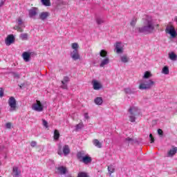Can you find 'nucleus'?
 <instances>
[{"label": "nucleus", "instance_id": "obj_1", "mask_svg": "<svg viewBox=\"0 0 177 177\" xmlns=\"http://www.w3.org/2000/svg\"><path fill=\"white\" fill-rule=\"evenodd\" d=\"M139 32H146L150 34L154 31V24L151 19H145L143 21L142 26L139 28Z\"/></svg>", "mask_w": 177, "mask_h": 177}, {"label": "nucleus", "instance_id": "obj_26", "mask_svg": "<svg viewBox=\"0 0 177 177\" xmlns=\"http://www.w3.org/2000/svg\"><path fill=\"white\" fill-rule=\"evenodd\" d=\"M60 138V133H59V130H55L54 131V140H59Z\"/></svg>", "mask_w": 177, "mask_h": 177}, {"label": "nucleus", "instance_id": "obj_15", "mask_svg": "<svg viewBox=\"0 0 177 177\" xmlns=\"http://www.w3.org/2000/svg\"><path fill=\"white\" fill-rule=\"evenodd\" d=\"M109 63H110V58L106 57L101 61L100 67H104L105 66H107Z\"/></svg>", "mask_w": 177, "mask_h": 177}, {"label": "nucleus", "instance_id": "obj_39", "mask_svg": "<svg viewBox=\"0 0 177 177\" xmlns=\"http://www.w3.org/2000/svg\"><path fill=\"white\" fill-rule=\"evenodd\" d=\"M158 135H160V136H162L164 135V131H162V129H158Z\"/></svg>", "mask_w": 177, "mask_h": 177}, {"label": "nucleus", "instance_id": "obj_6", "mask_svg": "<svg viewBox=\"0 0 177 177\" xmlns=\"http://www.w3.org/2000/svg\"><path fill=\"white\" fill-rule=\"evenodd\" d=\"M165 32H167V34H170L171 37L172 38L176 37V30H175V27L172 24H169L165 30Z\"/></svg>", "mask_w": 177, "mask_h": 177}, {"label": "nucleus", "instance_id": "obj_2", "mask_svg": "<svg viewBox=\"0 0 177 177\" xmlns=\"http://www.w3.org/2000/svg\"><path fill=\"white\" fill-rule=\"evenodd\" d=\"M71 48L73 49V51L71 54L72 59L73 60H80L81 57L80 56V53H78V48H80L78 43H73L71 44Z\"/></svg>", "mask_w": 177, "mask_h": 177}, {"label": "nucleus", "instance_id": "obj_9", "mask_svg": "<svg viewBox=\"0 0 177 177\" xmlns=\"http://www.w3.org/2000/svg\"><path fill=\"white\" fill-rule=\"evenodd\" d=\"M133 110H135V108H132V107H131L129 109V111L131 114V115L129 116V120L131 122H135L136 121V118L135 117V115L133 113Z\"/></svg>", "mask_w": 177, "mask_h": 177}, {"label": "nucleus", "instance_id": "obj_11", "mask_svg": "<svg viewBox=\"0 0 177 177\" xmlns=\"http://www.w3.org/2000/svg\"><path fill=\"white\" fill-rule=\"evenodd\" d=\"M177 153V147L172 146V148L168 151L167 156L169 157H174Z\"/></svg>", "mask_w": 177, "mask_h": 177}, {"label": "nucleus", "instance_id": "obj_43", "mask_svg": "<svg viewBox=\"0 0 177 177\" xmlns=\"http://www.w3.org/2000/svg\"><path fill=\"white\" fill-rule=\"evenodd\" d=\"M6 127L8 129H10V128H12V123L10 122H8L6 124Z\"/></svg>", "mask_w": 177, "mask_h": 177}, {"label": "nucleus", "instance_id": "obj_17", "mask_svg": "<svg viewBox=\"0 0 177 177\" xmlns=\"http://www.w3.org/2000/svg\"><path fill=\"white\" fill-rule=\"evenodd\" d=\"M57 171H59L61 175H66L67 174V168L63 166L57 167Z\"/></svg>", "mask_w": 177, "mask_h": 177}, {"label": "nucleus", "instance_id": "obj_49", "mask_svg": "<svg viewBox=\"0 0 177 177\" xmlns=\"http://www.w3.org/2000/svg\"><path fill=\"white\" fill-rule=\"evenodd\" d=\"M5 3L3 2V1H0V7H1V6H3V4H4Z\"/></svg>", "mask_w": 177, "mask_h": 177}, {"label": "nucleus", "instance_id": "obj_18", "mask_svg": "<svg viewBox=\"0 0 177 177\" xmlns=\"http://www.w3.org/2000/svg\"><path fill=\"white\" fill-rule=\"evenodd\" d=\"M93 143L94 146H95V147H97V149H102V142H100V141H99V140L94 139L93 140Z\"/></svg>", "mask_w": 177, "mask_h": 177}, {"label": "nucleus", "instance_id": "obj_44", "mask_svg": "<svg viewBox=\"0 0 177 177\" xmlns=\"http://www.w3.org/2000/svg\"><path fill=\"white\" fill-rule=\"evenodd\" d=\"M30 146H31V147H35V146H37V142L31 141Z\"/></svg>", "mask_w": 177, "mask_h": 177}, {"label": "nucleus", "instance_id": "obj_42", "mask_svg": "<svg viewBox=\"0 0 177 177\" xmlns=\"http://www.w3.org/2000/svg\"><path fill=\"white\" fill-rule=\"evenodd\" d=\"M62 81H64V82L65 84H67V82H68V81H70V78H68V77L66 76L64 77V80H62Z\"/></svg>", "mask_w": 177, "mask_h": 177}, {"label": "nucleus", "instance_id": "obj_46", "mask_svg": "<svg viewBox=\"0 0 177 177\" xmlns=\"http://www.w3.org/2000/svg\"><path fill=\"white\" fill-rule=\"evenodd\" d=\"M124 92L125 93H131V88H125Z\"/></svg>", "mask_w": 177, "mask_h": 177}, {"label": "nucleus", "instance_id": "obj_29", "mask_svg": "<svg viewBox=\"0 0 177 177\" xmlns=\"http://www.w3.org/2000/svg\"><path fill=\"white\" fill-rule=\"evenodd\" d=\"M41 3L44 6H50V0H41Z\"/></svg>", "mask_w": 177, "mask_h": 177}, {"label": "nucleus", "instance_id": "obj_8", "mask_svg": "<svg viewBox=\"0 0 177 177\" xmlns=\"http://www.w3.org/2000/svg\"><path fill=\"white\" fill-rule=\"evenodd\" d=\"M13 42H15V36L13 35H8L5 40V44L8 46L12 45Z\"/></svg>", "mask_w": 177, "mask_h": 177}, {"label": "nucleus", "instance_id": "obj_10", "mask_svg": "<svg viewBox=\"0 0 177 177\" xmlns=\"http://www.w3.org/2000/svg\"><path fill=\"white\" fill-rule=\"evenodd\" d=\"M38 15V8H32L29 10V17H35Z\"/></svg>", "mask_w": 177, "mask_h": 177}, {"label": "nucleus", "instance_id": "obj_21", "mask_svg": "<svg viewBox=\"0 0 177 177\" xmlns=\"http://www.w3.org/2000/svg\"><path fill=\"white\" fill-rule=\"evenodd\" d=\"M169 59H170V60H172L173 62H175L177 59V55L176 54H175V53L171 52L169 53Z\"/></svg>", "mask_w": 177, "mask_h": 177}, {"label": "nucleus", "instance_id": "obj_24", "mask_svg": "<svg viewBox=\"0 0 177 177\" xmlns=\"http://www.w3.org/2000/svg\"><path fill=\"white\" fill-rule=\"evenodd\" d=\"M12 171H13L15 176H19V175H20V174H21V172L20 171H19V168H17V167H14L12 169Z\"/></svg>", "mask_w": 177, "mask_h": 177}, {"label": "nucleus", "instance_id": "obj_32", "mask_svg": "<svg viewBox=\"0 0 177 177\" xmlns=\"http://www.w3.org/2000/svg\"><path fill=\"white\" fill-rule=\"evenodd\" d=\"M150 77H151V73L150 72H149V71H146L145 73L143 78L147 79V78H150Z\"/></svg>", "mask_w": 177, "mask_h": 177}, {"label": "nucleus", "instance_id": "obj_48", "mask_svg": "<svg viewBox=\"0 0 177 177\" xmlns=\"http://www.w3.org/2000/svg\"><path fill=\"white\" fill-rule=\"evenodd\" d=\"M84 118H86V120H89V115L88 113H84Z\"/></svg>", "mask_w": 177, "mask_h": 177}, {"label": "nucleus", "instance_id": "obj_4", "mask_svg": "<svg viewBox=\"0 0 177 177\" xmlns=\"http://www.w3.org/2000/svg\"><path fill=\"white\" fill-rule=\"evenodd\" d=\"M8 105L10 106V111H16L17 110V102L15 97H10L8 100Z\"/></svg>", "mask_w": 177, "mask_h": 177}, {"label": "nucleus", "instance_id": "obj_20", "mask_svg": "<svg viewBox=\"0 0 177 177\" xmlns=\"http://www.w3.org/2000/svg\"><path fill=\"white\" fill-rule=\"evenodd\" d=\"M22 56H23V58H24V60H25V62H30V53H27V52H24L23 54H22Z\"/></svg>", "mask_w": 177, "mask_h": 177}, {"label": "nucleus", "instance_id": "obj_37", "mask_svg": "<svg viewBox=\"0 0 177 177\" xmlns=\"http://www.w3.org/2000/svg\"><path fill=\"white\" fill-rule=\"evenodd\" d=\"M84 128V123H79L76 125V130L78 131V129H82Z\"/></svg>", "mask_w": 177, "mask_h": 177}, {"label": "nucleus", "instance_id": "obj_14", "mask_svg": "<svg viewBox=\"0 0 177 177\" xmlns=\"http://www.w3.org/2000/svg\"><path fill=\"white\" fill-rule=\"evenodd\" d=\"M62 151L64 156H68L71 153L70 147L68 145H64L62 148Z\"/></svg>", "mask_w": 177, "mask_h": 177}, {"label": "nucleus", "instance_id": "obj_27", "mask_svg": "<svg viewBox=\"0 0 177 177\" xmlns=\"http://www.w3.org/2000/svg\"><path fill=\"white\" fill-rule=\"evenodd\" d=\"M20 38L22 39V41H27V39H28V34L22 33L20 35Z\"/></svg>", "mask_w": 177, "mask_h": 177}, {"label": "nucleus", "instance_id": "obj_34", "mask_svg": "<svg viewBox=\"0 0 177 177\" xmlns=\"http://www.w3.org/2000/svg\"><path fill=\"white\" fill-rule=\"evenodd\" d=\"M95 21L98 25L103 24V23H104V21L100 18H97Z\"/></svg>", "mask_w": 177, "mask_h": 177}, {"label": "nucleus", "instance_id": "obj_45", "mask_svg": "<svg viewBox=\"0 0 177 177\" xmlns=\"http://www.w3.org/2000/svg\"><path fill=\"white\" fill-rule=\"evenodd\" d=\"M3 97V89L2 88H0V97Z\"/></svg>", "mask_w": 177, "mask_h": 177}, {"label": "nucleus", "instance_id": "obj_47", "mask_svg": "<svg viewBox=\"0 0 177 177\" xmlns=\"http://www.w3.org/2000/svg\"><path fill=\"white\" fill-rule=\"evenodd\" d=\"M126 142H132L133 140V139L128 137L125 139Z\"/></svg>", "mask_w": 177, "mask_h": 177}, {"label": "nucleus", "instance_id": "obj_5", "mask_svg": "<svg viewBox=\"0 0 177 177\" xmlns=\"http://www.w3.org/2000/svg\"><path fill=\"white\" fill-rule=\"evenodd\" d=\"M17 25L14 26V30H16L18 32H23V28L26 27L24 26V22H23V19L21 18H18L17 19Z\"/></svg>", "mask_w": 177, "mask_h": 177}, {"label": "nucleus", "instance_id": "obj_16", "mask_svg": "<svg viewBox=\"0 0 177 177\" xmlns=\"http://www.w3.org/2000/svg\"><path fill=\"white\" fill-rule=\"evenodd\" d=\"M93 86L95 91H99L102 88V84L96 80L93 81Z\"/></svg>", "mask_w": 177, "mask_h": 177}, {"label": "nucleus", "instance_id": "obj_31", "mask_svg": "<svg viewBox=\"0 0 177 177\" xmlns=\"http://www.w3.org/2000/svg\"><path fill=\"white\" fill-rule=\"evenodd\" d=\"M121 61L122 63H128V57L127 55L122 56Z\"/></svg>", "mask_w": 177, "mask_h": 177}, {"label": "nucleus", "instance_id": "obj_25", "mask_svg": "<svg viewBox=\"0 0 177 177\" xmlns=\"http://www.w3.org/2000/svg\"><path fill=\"white\" fill-rule=\"evenodd\" d=\"M162 74H165V75H168L169 74V68L168 66H164L162 69Z\"/></svg>", "mask_w": 177, "mask_h": 177}, {"label": "nucleus", "instance_id": "obj_7", "mask_svg": "<svg viewBox=\"0 0 177 177\" xmlns=\"http://www.w3.org/2000/svg\"><path fill=\"white\" fill-rule=\"evenodd\" d=\"M32 109L35 111L41 112L44 111V105L41 103V101L36 100V103L32 105Z\"/></svg>", "mask_w": 177, "mask_h": 177}, {"label": "nucleus", "instance_id": "obj_36", "mask_svg": "<svg viewBox=\"0 0 177 177\" xmlns=\"http://www.w3.org/2000/svg\"><path fill=\"white\" fill-rule=\"evenodd\" d=\"M108 171H109L110 175H111V174H113L114 172L115 169H114V167H113V166H109Z\"/></svg>", "mask_w": 177, "mask_h": 177}, {"label": "nucleus", "instance_id": "obj_19", "mask_svg": "<svg viewBox=\"0 0 177 177\" xmlns=\"http://www.w3.org/2000/svg\"><path fill=\"white\" fill-rule=\"evenodd\" d=\"M116 53H122V48H121V43L117 42L115 44Z\"/></svg>", "mask_w": 177, "mask_h": 177}, {"label": "nucleus", "instance_id": "obj_50", "mask_svg": "<svg viewBox=\"0 0 177 177\" xmlns=\"http://www.w3.org/2000/svg\"><path fill=\"white\" fill-rule=\"evenodd\" d=\"M59 156H62V151H58Z\"/></svg>", "mask_w": 177, "mask_h": 177}, {"label": "nucleus", "instance_id": "obj_33", "mask_svg": "<svg viewBox=\"0 0 177 177\" xmlns=\"http://www.w3.org/2000/svg\"><path fill=\"white\" fill-rule=\"evenodd\" d=\"M77 177H89V176L86 173L82 171L78 174Z\"/></svg>", "mask_w": 177, "mask_h": 177}, {"label": "nucleus", "instance_id": "obj_28", "mask_svg": "<svg viewBox=\"0 0 177 177\" xmlns=\"http://www.w3.org/2000/svg\"><path fill=\"white\" fill-rule=\"evenodd\" d=\"M100 56L101 57H107V51H106L105 50H101L100 52Z\"/></svg>", "mask_w": 177, "mask_h": 177}, {"label": "nucleus", "instance_id": "obj_40", "mask_svg": "<svg viewBox=\"0 0 177 177\" xmlns=\"http://www.w3.org/2000/svg\"><path fill=\"white\" fill-rule=\"evenodd\" d=\"M149 138H150V143H154V137H153V134L150 133Z\"/></svg>", "mask_w": 177, "mask_h": 177}, {"label": "nucleus", "instance_id": "obj_22", "mask_svg": "<svg viewBox=\"0 0 177 177\" xmlns=\"http://www.w3.org/2000/svg\"><path fill=\"white\" fill-rule=\"evenodd\" d=\"M94 102L95 104L100 106L101 104H103V99L102 98V97H98L95 99Z\"/></svg>", "mask_w": 177, "mask_h": 177}, {"label": "nucleus", "instance_id": "obj_41", "mask_svg": "<svg viewBox=\"0 0 177 177\" xmlns=\"http://www.w3.org/2000/svg\"><path fill=\"white\" fill-rule=\"evenodd\" d=\"M42 122H43L44 127H45V128H48V122L46 120H44V119L42 120Z\"/></svg>", "mask_w": 177, "mask_h": 177}, {"label": "nucleus", "instance_id": "obj_38", "mask_svg": "<svg viewBox=\"0 0 177 177\" xmlns=\"http://www.w3.org/2000/svg\"><path fill=\"white\" fill-rule=\"evenodd\" d=\"M62 84L61 88H62V89H67V84L64 83V81H62Z\"/></svg>", "mask_w": 177, "mask_h": 177}, {"label": "nucleus", "instance_id": "obj_23", "mask_svg": "<svg viewBox=\"0 0 177 177\" xmlns=\"http://www.w3.org/2000/svg\"><path fill=\"white\" fill-rule=\"evenodd\" d=\"M84 156H85V153L84 151L77 152V160H79L81 162L82 158H84Z\"/></svg>", "mask_w": 177, "mask_h": 177}, {"label": "nucleus", "instance_id": "obj_12", "mask_svg": "<svg viewBox=\"0 0 177 177\" xmlns=\"http://www.w3.org/2000/svg\"><path fill=\"white\" fill-rule=\"evenodd\" d=\"M81 162H83V164H86V165L91 164L92 162V158H91V156H86L83 157Z\"/></svg>", "mask_w": 177, "mask_h": 177}, {"label": "nucleus", "instance_id": "obj_30", "mask_svg": "<svg viewBox=\"0 0 177 177\" xmlns=\"http://www.w3.org/2000/svg\"><path fill=\"white\" fill-rule=\"evenodd\" d=\"M136 21H138V19L136 18H133L131 21L130 22V25L132 27H135V26H136Z\"/></svg>", "mask_w": 177, "mask_h": 177}, {"label": "nucleus", "instance_id": "obj_13", "mask_svg": "<svg viewBox=\"0 0 177 177\" xmlns=\"http://www.w3.org/2000/svg\"><path fill=\"white\" fill-rule=\"evenodd\" d=\"M48 17H49L48 12H42L39 15V19H40V20H46Z\"/></svg>", "mask_w": 177, "mask_h": 177}, {"label": "nucleus", "instance_id": "obj_3", "mask_svg": "<svg viewBox=\"0 0 177 177\" xmlns=\"http://www.w3.org/2000/svg\"><path fill=\"white\" fill-rule=\"evenodd\" d=\"M153 86H154V82L151 80H147L139 85V89H150Z\"/></svg>", "mask_w": 177, "mask_h": 177}, {"label": "nucleus", "instance_id": "obj_52", "mask_svg": "<svg viewBox=\"0 0 177 177\" xmlns=\"http://www.w3.org/2000/svg\"><path fill=\"white\" fill-rule=\"evenodd\" d=\"M59 149H62V147H59Z\"/></svg>", "mask_w": 177, "mask_h": 177}, {"label": "nucleus", "instance_id": "obj_51", "mask_svg": "<svg viewBox=\"0 0 177 177\" xmlns=\"http://www.w3.org/2000/svg\"><path fill=\"white\" fill-rule=\"evenodd\" d=\"M156 27H160V25L157 24V25H156Z\"/></svg>", "mask_w": 177, "mask_h": 177}, {"label": "nucleus", "instance_id": "obj_35", "mask_svg": "<svg viewBox=\"0 0 177 177\" xmlns=\"http://www.w3.org/2000/svg\"><path fill=\"white\" fill-rule=\"evenodd\" d=\"M11 74L14 77V78H20V75L17 72H11Z\"/></svg>", "mask_w": 177, "mask_h": 177}]
</instances>
